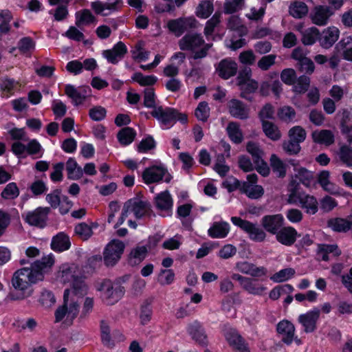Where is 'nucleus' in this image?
<instances>
[{
    "instance_id": "nucleus-1",
    "label": "nucleus",
    "mask_w": 352,
    "mask_h": 352,
    "mask_svg": "<svg viewBox=\"0 0 352 352\" xmlns=\"http://www.w3.org/2000/svg\"><path fill=\"white\" fill-rule=\"evenodd\" d=\"M52 255L42 257L31 264L30 267L16 270L12 276L11 283L15 290L20 292L18 298L28 297L32 294L31 285L43 280L44 274L54 265Z\"/></svg>"
},
{
    "instance_id": "nucleus-2",
    "label": "nucleus",
    "mask_w": 352,
    "mask_h": 352,
    "mask_svg": "<svg viewBox=\"0 0 352 352\" xmlns=\"http://www.w3.org/2000/svg\"><path fill=\"white\" fill-rule=\"evenodd\" d=\"M179 46L182 50L192 52V58L195 60L206 57L212 43H206L201 34H187L179 41Z\"/></svg>"
},
{
    "instance_id": "nucleus-3",
    "label": "nucleus",
    "mask_w": 352,
    "mask_h": 352,
    "mask_svg": "<svg viewBox=\"0 0 352 352\" xmlns=\"http://www.w3.org/2000/svg\"><path fill=\"white\" fill-rule=\"evenodd\" d=\"M133 212L137 219L144 216H150L153 212L150 204L139 197H135L126 201L122 208V212L115 227L122 225L128 217L129 213Z\"/></svg>"
},
{
    "instance_id": "nucleus-4",
    "label": "nucleus",
    "mask_w": 352,
    "mask_h": 352,
    "mask_svg": "<svg viewBox=\"0 0 352 352\" xmlns=\"http://www.w3.org/2000/svg\"><path fill=\"white\" fill-rule=\"evenodd\" d=\"M79 312V303L74 296H70V289L64 292L63 304L57 308L55 311L56 322L61 321L65 316L71 320L74 319Z\"/></svg>"
},
{
    "instance_id": "nucleus-5",
    "label": "nucleus",
    "mask_w": 352,
    "mask_h": 352,
    "mask_svg": "<svg viewBox=\"0 0 352 352\" xmlns=\"http://www.w3.org/2000/svg\"><path fill=\"white\" fill-rule=\"evenodd\" d=\"M99 289L102 292L103 300L109 305L117 302L125 292L123 286L118 283H112L109 280H104Z\"/></svg>"
},
{
    "instance_id": "nucleus-6",
    "label": "nucleus",
    "mask_w": 352,
    "mask_h": 352,
    "mask_svg": "<svg viewBox=\"0 0 352 352\" xmlns=\"http://www.w3.org/2000/svg\"><path fill=\"white\" fill-rule=\"evenodd\" d=\"M297 201L307 214H314L318 212V203L314 196L300 193L293 188L290 190L289 201L290 203H296Z\"/></svg>"
},
{
    "instance_id": "nucleus-7",
    "label": "nucleus",
    "mask_w": 352,
    "mask_h": 352,
    "mask_svg": "<svg viewBox=\"0 0 352 352\" xmlns=\"http://www.w3.org/2000/svg\"><path fill=\"white\" fill-rule=\"evenodd\" d=\"M151 115L163 125L170 124L176 120H180L182 122L187 120V116L185 114H181L172 108L164 109L162 106L155 107Z\"/></svg>"
},
{
    "instance_id": "nucleus-8",
    "label": "nucleus",
    "mask_w": 352,
    "mask_h": 352,
    "mask_svg": "<svg viewBox=\"0 0 352 352\" xmlns=\"http://www.w3.org/2000/svg\"><path fill=\"white\" fill-rule=\"evenodd\" d=\"M231 221L247 232L252 240L257 242H261L265 240L266 237L265 232L256 224L236 217H232Z\"/></svg>"
},
{
    "instance_id": "nucleus-9",
    "label": "nucleus",
    "mask_w": 352,
    "mask_h": 352,
    "mask_svg": "<svg viewBox=\"0 0 352 352\" xmlns=\"http://www.w3.org/2000/svg\"><path fill=\"white\" fill-rule=\"evenodd\" d=\"M125 245L120 240L113 239L106 246L103 252L104 261L106 265H114L121 258Z\"/></svg>"
},
{
    "instance_id": "nucleus-10",
    "label": "nucleus",
    "mask_w": 352,
    "mask_h": 352,
    "mask_svg": "<svg viewBox=\"0 0 352 352\" xmlns=\"http://www.w3.org/2000/svg\"><path fill=\"white\" fill-rule=\"evenodd\" d=\"M142 179L147 184L157 183L163 179L169 183L172 176L168 173V170L162 166H152L146 168L142 173Z\"/></svg>"
},
{
    "instance_id": "nucleus-11",
    "label": "nucleus",
    "mask_w": 352,
    "mask_h": 352,
    "mask_svg": "<svg viewBox=\"0 0 352 352\" xmlns=\"http://www.w3.org/2000/svg\"><path fill=\"white\" fill-rule=\"evenodd\" d=\"M197 20L195 17H181L176 19H171L167 22L166 26L169 31L179 37L186 31L195 28Z\"/></svg>"
},
{
    "instance_id": "nucleus-12",
    "label": "nucleus",
    "mask_w": 352,
    "mask_h": 352,
    "mask_svg": "<svg viewBox=\"0 0 352 352\" xmlns=\"http://www.w3.org/2000/svg\"><path fill=\"white\" fill-rule=\"evenodd\" d=\"M81 275V270L76 264L64 263L59 267L56 279L63 284H72L77 278H80Z\"/></svg>"
},
{
    "instance_id": "nucleus-13",
    "label": "nucleus",
    "mask_w": 352,
    "mask_h": 352,
    "mask_svg": "<svg viewBox=\"0 0 352 352\" xmlns=\"http://www.w3.org/2000/svg\"><path fill=\"white\" fill-rule=\"evenodd\" d=\"M50 212V208L38 207L33 211L27 212L25 221L30 226L42 228L46 226L47 216Z\"/></svg>"
},
{
    "instance_id": "nucleus-14",
    "label": "nucleus",
    "mask_w": 352,
    "mask_h": 352,
    "mask_svg": "<svg viewBox=\"0 0 352 352\" xmlns=\"http://www.w3.org/2000/svg\"><path fill=\"white\" fill-rule=\"evenodd\" d=\"M263 228L270 234H276L283 226L284 218L280 214L265 215L261 219Z\"/></svg>"
},
{
    "instance_id": "nucleus-15",
    "label": "nucleus",
    "mask_w": 352,
    "mask_h": 352,
    "mask_svg": "<svg viewBox=\"0 0 352 352\" xmlns=\"http://www.w3.org/2000/svg\"><path fill=\"white\" fill-rule=\"evenodd\" d=\"M320 310L317 308L301 314L298 317V322L302 324L306 333L314 332L316 329V323L320 317Z\"/></svg>"
},
{
    "instance_id": "nucleus-16",
    "label": "nucleus",
    "mask_w": 352,
    "mask_h": 352,
    "mask_svg": "<svg viewBox=\"0 0 352 352\" xmlns=\"http://www.w3.org/2000/svg\"><path fill=\"white\" fill-rule=\"evenodd\" d=\"M229 113L234 118L240 120H246L250 116V109L242 101L232 99L228 102Z\"/></svg>"
},
{
    "instance_id": "nucleus-17",
    "label": "nucleus",
    "mask_w": 352,
    "mask_h": 352,
    "mask_svg": "<svg viewBox=\"0 0 352 352\" xmlns=\"http://www.w3.org/2000/svg\"><path fill=\"white\" fill-rule=\"evenodd\" d=\"M156 208L162 212H166V215H170L173 200L168 190L157 194L154 199Z\"/></svg>"
},
{
    "instance_id": "nucleus-18",
    "label": "nucleus",
    "mask_w": 352,
    "mask_h": 352,
    "mask_svg": "<svg viewBox=\"0 0 352 352\" xmlns=\"http://www.w3.org/2000/svg\"><path fill=\"white\" fill-rule=\"evenodd\" d=\"M225 337L236 352H250L247 344L236 330L229 329L225 333Z\"/></svg>"
},
{
    "instance_id": "nucleus-19",
    "label": "nucleus",
    "mask_w": 352,
    "mask_h": 352,
    "mask_svg": "<svg viewBox=\"0 0 352 352\" xmlns=\"http://www.w3.org/2000/svg\"><path fill=\"white\" fill-rule=\"evenodd\" d=\"M339 35L340 31L336 27L332 26L324 29L319 34L320 45L325 49L330 48L338 41Z\"/></svg>"
},
{
    "instance_id": "nucleus-20",
    "label": "nucleus",
    "mask_w": 352,
    "mask_h": 352,
    "mask_svg": "<svg viewBox=\"0 0 352 352\" xmlns=\"http://www.w3.org/2000/svg\"><path fill=\"white\" fill-rule=\"evenodd\" d=\"M126 53V46L123 42L120 41L111 50L103 51L102 54L109 63L116 64L124 58Z\"/></svg>"
},
{
    "instance_id": "nucleus-21",
    "label": "nucleus",
    "mask_w": 352,
    "mask_h": 352,
    "mask_svg": "<svg viewBox=\"0 0 352 352\" xmlns=\"http://www.w3.org/2000/svg\"><path fill=\"white\" fill-rule=\"evenodd\" d=\"M121 3L122 0H113L106 3L94 1L91 3V7L96 14L107 16L111 12L117 10Z\"/></svg>"
},
{
    "instance_id": "nucleus-22",
    "label": "nucleus",
    "mask_w": 352,
    "mask_h": 352,
    "mask_svg": "<svg viewBox=\"0 0 352 352\" xmlns=\"http://www.w3.org/2000/svg\"><path fill=\"white\" fill-rule=\"evenodd\" d=\"M333 14L332 9L327 6H318L314 8L312 21L318 25H324L329 17Z\"/></svg>"
},
{
    "instance_id": "nucleus-23",
    "label": "nucleus",
    "mask_w": 352,
    "mask_h": 352,
    "mask_svg": "<svg viewBox=\"0 0 352 352\" xmlns=\"http://www.w3.org/2000/svg\"><path fill=\"white\" fill-rule=\"evenodd\" d=\"M188 331L192 340L200 345L207 344V336L201 324L198 321H194L188 327Z\"/></svg>"
},
{
    "instance_id": "nucleus-24",
    "label": "nucleus",
    "mask_w": 352,
    "mask_h": 352,
    "mask_svg": "<svg viewBox=\"0 0 352 352\" xmlns=\"http://www.w3.org/2000/svg\"><path fill=\"white\" fill-rule=\"evenodd\" d=\"M297 232L290 226L282 228L276 234V240L283 245L290 246L296 240Z\"/></svg>"
},
{
    "instance_id": "nucleus-25",
    "label": "nucleus",
    "mask_w": 352,
    "mask_h": 352,
    "mask_svg": "<svg viewBox=\"0 0 352 352\" xmlns=\"http://www.w3.org/2000/svg\"><path fill=\"white\" fill-rule=\"evenodd\" d=\"M217 71L222 78L228 79L236 74L237 64L233 60L223 59L219 63Z\"/></svg>"
},
{
    "instance_id": "nucleus-26",
    "label": "nucleus",
    "mask_w": 352,
    "mask_h": 352,
    "mask_svg": "<svg viewBox=\"0 0 352 352\" xmlns=\"http://www.w3.org/2000/svg\"><path fill=\"white\" fill-rule=\"evenodd\" d=\"M277 331L281 336V340L287 344L292 342L295 328L292 323L287 320H283L277 325Z\"/></svg>"
},
{
    "instance_id": "nucleus-27",
    "label": "nucleus",
    "mask_w": 352,
    "mask_h": 352,
    "mask_svg": "<svg viewBox=\"0 0 352 352\" xmlns=\"http://www.w3.org/2000/svg\"><path fill=\"white\" fill-rule=\"evenodd\" d=\"M230 231V226L226 221L214 222L208 229V235L213 239L225 238Z\"/></svg>"
},
{
    "instance_id": "nucleus-28",
    "label": "nucleus",
    "mask_w": 352,
    "mask_h": 352,
    "mask_svg": "<svg viewBox=\"0 0 352 352\" xmlns=\"http://www.w3.org/2000/svg\"><path fill=\"white\" fill-rule=\"evenodd\" d=\"M314 142L329 146L334 142V135L330 130H316L311 134Z\"/></svg>"
},
{
    "instance_id": "nucleus-29",
    "label": "nucleus",
    "mask_w": 352,
    "mask_h": 352,
    "mask_svg": "<svg viewBox=\"0 0 352 352\" xmlns=\"http://www.w3.org/2000/svg\"><path fill=\"white\" fill-rule=\"evenodd\" d=\"M69 238L65 234L60 232L53 237L51 243L52 248L58 252H63L70 248Z\"/></svg>"
},
{
    "instance_id": "nucleus-30",
    "label": "nucleus",
    "mask_w": 352,
    "mask_h": 352,
    "mask_svg": "<svg viewBox=\"0 0 352 352\" xmlns=\"http://www.w3.org/2000/svg\"><path fill=\"white\" fill-rule=\"evenodd\" d=\"M148 248L144 245H137L133 248L129 256V262L131 265L140 263L146 256Z\"/></svg>"
},
{
    "instance_id": "nucleus-31",
    "label": "nucleus",
    "mask_w": 352,
    "mask_h": 352,
    "mask_svg": "<svg viewBox=\"0 0 352 352\" xmlns=\"http://www.w3.org/2000/svg\"><path fill=\"white\" fill-rule=\"evenodd\" d=\"M66 170L67 172L68 179L72 180H77L80 179L83 175V170L82 168L72 157H69L66 162Z\"/></svg>"
},
{
    "instance_id": "nucleus-32",
    "label": "nucleus",
    "mask_w": 352,
    "mask_h": 352,
    "mask_svg": "<svg viewBox=\"0 0 352 352\" xmlns=\"http://www.w3.org/2000/svg\"><path fill=\"white\" fill-rule=\"evenodd\" d=\"M96 21V17L88 9H83L76 13V25L81 28L84 25H88Z\"/></svg>"
},
{
    "instance_id": "nucleus-33",
    "label": "nucleus",
    "mask_w": 352,
    "mask_h": 352,
    "mask_svg": "<svg viewBox=\"0 0 352 352\" xmlns=\"http://www.w3.org/2000/svg\"><path fill=\"white\" fill-rule=\"evenodd\" d=\"M100 329L102 344L108 348H113L115 342L111 336L109 324L106 320H102L100 321Z\"/></svg>"
},
{
    "instance_id": "nucleus-34",
    "label": "nucleus",
    "mask_w": 352,
    "mask_h": 352,
    "mask_svg": "<svg viewBox=\"0 0 352 352\" xmlns=\"http://www.w3.org/2000/svg\"><path fill=\"white\" fill-rule=\"evenodd\" d=\"M289 12L294 18L300 19L308 13V7L302 1H295L290 4Z\"/></svg>"
},
{
    "instance_id": "nucleus-35",
    "label": "nucleus",
    "mask_w": 352,
    "mask_h": 352,
    "mask_svg": "<svg viewBox=\"0 0 352 352\" xmlns=\"http://www.w3.org/2000/svg\"><path fill=\"white\" fill-rule=\"evenodd\" d=\"M213 0H203L196 8V15L202 19L208 18L213 12Z\"/></svg>"
},
{
    "instance_id": "nucleus-36",
    "label": "nucleus",
    "mask_w": 352,
    "mask_h": 352,
    "mask_svg": "<svg viewBox=\"0 0 352 352\" xmlns=\"http://www.w3.org/2000/svg\"><path fill=\"white\" fill-rule=\"evenodd\" d=\"M270 166L272 171L279 177L286 175V164L275 154L270 157Z\"/></svg>"
},
{
    "instance_id": "nucleus-37",
    "label": "nucleus",
    "mask_w": 352,
    "mask_h": 352,
    "mask_svg": "<svg viewBox=\"0 0 352 352\" xmlns=\"http://www.w3.org/2000/svg\"><path fill=\"white\" fill-rule=\"evenodd\" d=\"M136 133L131 127H124L118 133L117 138L122 145L126 146L130 144L135 139Z\"/></svg>"
},
{
    "instance_id": "nucleus-38",
    "label": "nucleus",
    "mask_w": 352,
    "mask_h": 352,
    "mask_svg": "<svg viewBox=\"0 0 352 352\" xmlns=\"http://www.w3.org/2000/svg\"><path fill=\"white\" fill-rule=\"evenodd\" d=\"M310 81V78L307 75L296 77L294 84L292 85L293 91L299 94H305L309 87Z\"/></svg>"
},
{
    "instance_id": "nucleus-39",
    "label": "nucleus",
    "mask_w": 352,
    "mask_h": 352,
    "mask_svg": "<svg viewBox=\"0 0 352 352\" xmlns=\"http://www.w3.org/2000/svg\"><path fill=\"white\" fill-rule=\"evenodd\" d=\"M320 32L318 28L312 27L302 32V43L305 45H313L317 39L319 40Z\"/></svg>"
},
{
    "instance_id": "nucleus-40",
    "label": "nucleus",
    "mask_w": 352,
    "mask_h": 352,
    "mask_svg": "<svg viewBox=\"0 0 352 352\" xmlns=\"http://www.w3.org/2000/svg\"><path fill=\"white\" fill-rule=\"evenodd\" d=\"M226 130L229 138L233 142L239 144L242 142L243 134L239 124L231 122L228 124Z\"/></svg>"
},
{
    "instance_id": "nucleus-41",
    "label": "nucleus",
    "mask_w": 352,
    "mask_h": 352,
    "mask_svg": "<svg viewBox=\"0 0 352 352\" xmlns=\"http://www.w3.org/2000/svg\"><path fill=\"white\" fill-rule=\"evenodd\" d=\"M72 289L70 290V296L82 297L87 293L88 287L82 279V276L77 278L72 283Z\"/></svg>"
},
{
    "instance_id": "nucleus-42",
    "label": "nucleus",
    "mask_w": 352,
    "mask_h": 352,
    "mask_svg": "<svg viewBox=\"0 0 352 352\" xmlns=\"http://www.w3.org/2000/svg\"><path fill=\"white\" fill-rule=\"evenodd\" d=\"M263 130L267 137L272 140H278L280 138L281 134L276 125L269 121H263L262 123Z\"/></svg>"
},
{
    "instance_id": "nucleus-43",
    "label": "nucleus",
    "mask_w": 352,
    "mask_h": 352,
    "mask_svg": "<svg viewBox=\"0 0 352 352\" xmlns=\"http://www.w3.org/2000/svg\"><path fill=\"white\" fill-rule=\"evenodd\" d=\"M245 6V0H225L224 13L231 14L241 10Z\"/></svg>"
},
{
    "instance_id": "nucleus-44",
    "label": "nucleus",
    "mask_w": 352,
    "mask_h": 352,
    "mask_svg": "<svg viewBox=\"0 0 352 352\" xmlns=\"http://www.w3.org/2000/svg\"><path fill=\"white\" fill-rule=\"evenodd\" d=\"M243 190L248 197L254 199L261 197L264 193V190L261 186L252 185L248 183L243 184Z\"/></svg>"
},
{
    "instance_id": "nucleus-45",
    "label": "nucleus",
    "mask_w": 352,
    "mask_h": 352,
    "mask_svg": "<svg viewBox=\"0 0 352 352\" xmlns=\"http://www.w3.org/2000/svg\"><path fill=\"white\" fill-rule=\"evenodd\" d=\"M243 289L248 292L249 294L253 295L261 296L265 291L266 288L256 283L252 279L248 278V281L243 284Z\"/></svg>"
},
{
    "instance_id": "nucleus-46",
    "label": "nucleus",
    "mask_w": 352,
    "mask_h": 352,
    "mask_svg": "<svg viewBox=\"0 0 352 352\" xmlns=\"http://www.w3.org/2000/svg\"><path fill=\"white\" fill-rule=\"evenodd\" d=\"M278 118L287 123L292 122L296 117V111L290 106H283L278 110Z\"/></svg>"
},
{
    "instance_id": "nucleus-47",
    "label": "nucleus",
    "mask_w": 352,
    "mask_h": 352,
    "mask_svg": "<svg viewBox=\"0 0 352 352\" xmlns=\"http://www.w3.org/2000/svg\"><path fill=\"white\" fill-rule=\"evenodd\" d=\"M295 274L296 271L294 268H285L275 273L271 277V280H272L275 283L284 282L293 277L295 275Z\"/></svg>"
},
{
    "instance_id": "nucleus-48",
    "label": "nucleus",
    "mask_w": 352,
    "mask_h": 352,
    "mask_svg": "<svg viewBox=\"0 0 352 352\" xmlns=\"http://www.w3.org/2000/svg\"><path fill=\"white\" fill-rule=\"evenodd\" d=\"M338 155L340 160L346 166H352V148L346 145L342 146L338 152Z\"/></svg>"
},
{
    "instance_id": "nucleus-49",
    "label": "nucleus",
    "mask_w": 352,
    "mask_h": 352,
    "mask_svg": "<svg viewBox=\"0 0 352 352\" xmlns=\"http://www.w3.org/2000/svg\"><path fill=\"white\" fill-rule=\"evenodd\" d=\"M74 230L76 234L84 241L89 239L93 234L92 228L85 223L76 225Z\"/></svg>"
},
{
    "instance_id": "nucleus-50",
    "label": "nucleus",
    "mask_w": 352,
    "mask_h": 352,
    "mask_svg": "<svg viewBox=\"0 0 352 352\" xmlns=\"http://www.w3.org/2000/svg\"><path fill=\"white\" fill-rule=\"evenodd\" d=\"M65 94L72 100L74 104L76 106L81 104L84 102L82 94L73 85H67L65 86Z\"/></svg>"
},
{
    "instance_id": "nucleus-51",
    "label": "nucleus",
    "mask_w": 352,
    "mask_h": 352,
    "mask_svg": "<svg viewBox=\"0 0 352 352\" xmlns=\"http://www.w3.org/2000/svg\"><path fill=\"white\" fill-rule=\"evenodd\" d=\"M132 80L138 82L141 86H151L157 82V78L153 75L144 76L140 72H136L133 74Z\"/></svg>"
},
{
    "instance_id": "nucleus-52",
    "label": "nucleus",
    "mask_w": 352,
    "mask_h": 352,
    "mask_svg": "<svg viewBox=\"0 0 352 352\" xmlns=\"http://www.w3.org/2000/svg\"><path fill=\"white\" fill-rule=\"evenodd\" d=\"M19 195V190L16 183H9L2 191L1 195L5 199H14Z\"/></svg>"
},
{
    "instance_id": "nucleus-53",
    "label": "nucleus",
    "mask_w": 352,
    "mask_h": 352,
    "mask_svg": "<svg viewBox=\"0 0 352 352\" xmlns=\"http://www.w3.org/2000/svg\"><path fill=\"white\" fill-rule=\"evenodd\" d=\"M196 118L202 122L207 121L210 116V108L208 102H201L195 109V112Z\"/></svg>"
},
{
    "instance_id": "nucleus-54",
    "label": "nucleus",
    "mask_w": 352,
    "mask_h": 352,
    "mask_svg": "<svg viewBox=\"0 0 352 352\" xmlns=\"http://www.w3.org/2000/svg\"><path fill=\"white\" fill-rule=\"evenodd\" d=\"M283 151L290 155H297L300 151V146L298 142L293 140L289 138L288 140L283 142Z\"/></svg>"
},
{
    "instance_id": "nucleus-55",
    "label": "nucleus",
    "mask_w": 352,
    "mask_h": 352,
    "mask_svg": "<svg viewBox=\"0 0 352 352\" xmlns=\"http://www.w3.org/2000/svg\"><path fill=\"white\" fill-rule=\"evenodd\" d=\"M330 173L328 170H322L318 177V181L323 189L327 192H333L334 186L329 182Z\"/></svg>"
},
{
    "instance_id": "nucleus-56",
    "label": "nucleus",
    "mask_w": 352,
    "mask_h": 352,
    "mask_svg": "<svg viewBox=\"0 0 352 352\" xmlns=\"http://www.w3.org/2000/svg\"><path fill=\"white\" fill-rule=\"evenodd\" d=\"M289 138L298 143L302 142L306 138V132L304 129L300 126L292 127L288 132Z\"/></svg>"
},
{
    "instance_id": "nucleus-57",
    "label": "nucleus",
    "mask_w": 352,
    "mask_h": 352,
    "mask_svg": "<svg viewBox=\"0 0 352 352\" xmlns=\"http://www.w3.org/2000/svg\"><path fill=\"white\" fill-rule=\"evenodd\" d=\"M220 16L219 13H215L212 18L206 22L204 28V34L206 36H209L212 34L214 28L220 23Z\"/></svg>"
},
{
    "instance_id": "nucleus-58",
    "label": "nucleus",
    "mask_w": 352,
    "mask_h": 352,
    "mask_svg": "<svg viewBox=\"0 0 352 352\" xmlns=\"http://www.w3.org/2000/svg\"><path fill=\"white\" fill-rule=\"evenodd\" d=\"M155 94L154 91V89L152 87H148L144 89V105L147 108H153L157 107L155 106Z\"/></svg>"
},
{
    "instance_id": "nucleus-59",
    "label": "nucleus",
    "mask_w": 352,
    "mask_h": 352,
    "mask_svg": "<svg viewBox=\"0 0 352 352\" xmlns=\"http://www.w3.org/2000/svg\"><path fill=\"white\" fill-rule=\"evenodd\" d=\"M94 305V301L93 298L87 297L85 298L82 310L79 316L80 320H85L88 318L89 314L92 312Z\"/></svg>"
},
{
    "instance_id": "nucleus-60",
    "label": "nucleus",
    "mask_w": 352,
    "mask_h": 352,
    "mask_svg": "<svg viewBox=\"0 0 352 352\" xmlns=\"http://www.w3.org/2000/svg\"><path fill=\"white\" fill-rule=\"evenodd\" d=\"M276 58L275 54L264 56L258 61L257 65L261 70L267 71L275 64Z\"/></svg>"
},
{
    "instance_id": "nucleus-61",
    "label": "nucleus",
    "mask_w": 352,
    "mask_h": 352,
    "mask_svg": "<svg viewBox=\"0 0 352 352\" xmlns=\"http://www.w3.org/2000/svg\"><path fill=\"white\" fill-rule=\"evenodd\" d=\"M247 151L252 156L254 162H261L262 159L263 151L261 150L258 144L249 142L246 146Z\"/></svg>"
},
{
    "instance_id": "nucleus-62",
    "label": "nucleus",
    "mask_w": 352,
    "mask_h": 352,
    "mask_svg": "<svg viewBox=\"0 0 352 352\" xmlns=\"http://www.w3.org/2000/svg\"><path fill=\"white\" fill-rule=\"evenodd\" d=\"M298 69L306 74H311L315 69L314 62L308 57L297 63Z\"/></svg>"
},
{
    "instance_id": "nucleus-63",
    "label": "nucleus",
    "mask_w": 352,
    "mask_h": 352,
    "mask_svg": "<svg viewBox=\"0 0 352 352\" xmlns=\"http://www.w3.org/2000/svg\"><path fill=\"white\" fill-rule=\"evenodd\" d=\"M280 78L285 84L292 85L294 84L296 78V71L294 69L290 68L285 69L280 74Z\"/></svg>"
},
{
    "instance_id": "nucleus-64",
    "label": "nucleus",
    "mask_w": 352,
    "mask_h": 352,
    "mask_svg": "<svg viewBox=\"0 0 352 352\" xmlns=\"http://www.w3.org/2000/svg\"><path fill=\"white\" fill-rule=\"evenodd\" d=\"M228 27L232 30L239 31L243 33L245 31V26L242 24L241 19L236 15L231 16L228 19Z\"/></svg>"
}]
</instances>
